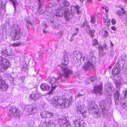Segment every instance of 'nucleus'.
Masks as SVG:
<instances>
[{
  "mask_svg": "<svg viewBox=\"0 0 127 127\" xmlns=\"http://www.w3.org/2000/svg\"><path fill=\"white\" fill-rule=\"evenodd\" d=\"M91 17V22L92 23H94L95 21V17L94 16H92Z\"/></svg>",
  "mask_w": 127,
  "mask_h": 127,
  "instance_id": "58836bf2",
  "label": "nucleus"
},
{
  "mask_svg": "<svg viewBox=\"0 0 127 127\" xmlns=\"http://www.w3.org/2000/svg\"><path fill=\"white\" fill-rule=\"evenodd\" d=\"M47 116L49 115V116L50 117L53 116V113L51 112H47Z\"/></svg>",
  "mask_w": 127,
  "mask_h": 127,
  "instance_id": "de8ad7c7",
  "label": "nucleus"
},
{
  "mask_svg": "<svg viewBox=\"0 0 127 127\" xmlns=\"http://www.w3.org/2000/svg\"><path fill=\"white\" fill-rule=\"evenodd\" d=\"M73 54L77 59H80V60H81L82 55L80 51H75L74 52Z\"/></svg>",
  "mask_w": 127,
  "mask_h": 127,
  "instance_id": "a211bd4d",
  "label": "nucleus"
},
{
  "mask_svg": "<svg viewBox=\"0 0 127 127\" xmlns=\"http://www.w3.org/2000/svg\"><path fill=\"white\" fill-rule=\"evenodd\" d=\"M8 114L9 116L13 115L16 118H19L21 116V113L17 108L11 107L9 112Z\"/></svg>",
  "mask_w": 127,
  "mask_h": 127,
  "instance_id": "423d86ee",
  "label": "nucleus"
},
{
  "mask_svg": "<svg viewBox=\"0 0 127 127\" xmlns=\"http://www.w3.org/2000/svg\"><path fill=\"white\" fill-rule=\"evenodd\" d=\"M1 64L5 65L6 67H8L10 65V63L8 60L5 58H3V60L1 63Z\"/></svg>",
  "mask_w": 127,
  "mask_h": 127,
  "instance_id": "aec40b11",
  "label": "nucleus"
},
{
  "mask_svg": "<svg viewBox=\"0 0 127 127\" xmlns=\"http://www.w3.org/2000/svg\"><path fill=\"white\" fill-rule=\"evenodd\" d=\"M95 32V31L94 30H91L89 32V34L92 38H93L94 36V33Z\"/></svg>",
  "mask_w": 127,
  "mask_h": 127,
  "instance_id": "2f4dec72",
  "label": "nucleus"
},
{
  "mask_svg": "<svg viewBox=\"0 0 127 127\" xmlns=\"http://www.w3.org/2000/svg\"><path fill=\"white\" fill-rule=\"evenodd\" d=\"M111 28L112 30H113L114 31H115L116 30V28L114 26L111 27Z\"/></svg>",
  "mask_w": 127,
  "mask_h": 127,
  "instance_id": "6e6d98bb",
  "label": "nucleus"
},
{
  "mask_svg": "<svg viewBox=\"0 0 127 127\" xmlns=\"http://www.w3.org/2000/svg\"><path fill=\"white\" fill-rule=\"evenodd\" d=\"M106 45L105 44H104L102 47H103V48H105V49H106L105 48L106 47Z\"/></svg>",
  "mask_w": 127,
  "mask_h": 127,
  "instance_id": "680f3d73",
  "label": "nucleus"
},
{
  "mask_svg": "<svg viewBox=\"0 0 127 127\" xmlns=\"http://www.w3.org/2000/svg\"><path fill=\"white\" fill-rule=\"evenodd\" d=\"M97 78L96 77L92 76L88 79V83H91V82L95 83L97 81Z\"/></svg>",
  "mask_w": 127,
  "mask_h": 127,
  "instance_id": "4be33fe9",
  "label": "nucleus"
},
{
  "mask_svg": "<svg viewBox=\"0 0 127 127\" xmlns=\"http://www.w3.org/2000/svg\"><path fill=\"white\" fill-rule=\"evenodd\" d=\"M51 103L52 105L56 108H62L66 105L65 101L58 96H55Z\"/></svg>",
  "mask_w": 127,
  "mask_h": 127,
  "instance_id": "7ed1b4c3",
  "label": "nucleus"
},
{
  "mask_svg": "<svg viewBox=\"0 0 127 127\" xmlns=\"http://www.w3.org/2000/svg\"><path fill=\"white\" fill-rule=\"evenodd\" d=\"M20 28L17 26L14 27V29L10 34L11 38L14 41L17 40L20 38Z\"/></svg>",
  "mask_w": 127,
  "mask_h": 127,
  "instance_id": "39448f33",
  "label": "nucleus"
},
{
  "mask_svg": "<svg viewBox=\"0 0 127 127\" xmlns=\"http://www.w3.org/2000/svg\"><path fill=\"white\" fill-rule=\"evenodd\" d=\"M105 32H106V33L105 34V36H108V34L107 32H106V31H105Z\"/></svg>",
  "mask_w": 127,
  "mask_h": 127,
  "instance_id": "69168bd1",
  "label": "nucleus"
},
{
  "mask_svg": "<svg viewBox=\"0 0 127 127\" xmlns=\"http://www.w3.org/2000/svg\"><path fill=\"white\" fill-rule=\"evenodd\" d=\"M12 50L11 49H9L7 48V53L5 54V56L6 57L11 55L12 54Z\"/></svg>",
  "mask_w": 127,
  "mask_h": 127,
  "instance_id": "c85d7f7f",
  "label": "nucleus"
},
{
  "mask_svg": "<svg viewBox=\"0 0 127 127\" xmlns=\"http://www.w3.org/2000/svg\"><path fill=\"white\" fill-rule=\"evenodd\" d=\"M47 27L46 26V25H43V26H42V29L43 30H45V29L47 28Z\"/></svg>",
  "mask_w": 127,
  "mask_h": 127,
  "instance_id": "603ef678",
  "label": "nucleus"
},
{
  "mask_svg": "<svg viewBox=\"0 0 127 127\" xmlns=\"http://www.w3.org/2000/svg\"><path fill=\"white\" fill-rule=\"evenodd\" d=\"M111 22L113 25H115L116 23V22L114 19H112L111 20Z\"/></svg>",
  "mask_w": 127,
  "mask_h": 127,
  "instance_id": "8fccbe9b",
  "label": "nucleus"
},
{
  "mask_svg": "<svg viewBox=\"0 0 127 127\" xmlns=\"http://www.w3.org/2000/svg\"><path fill=\"white\" fill-rule=\"evenodd\" d=\"M107 26H109L110 25V21H109V22H107Z\"/></svg>",
  "mask_w": 127,
  "mask_h": 127,
  "instance_id": "e2e57ef3",
  "label": "nucleus"
},
{
  "mask_svg": "<svg viewBox=\"0 0 127 127\" xmlns=\"http://www.w3.org/2000/svg\"><path fill=\"white\" fill-rule=\"evenodd\" d=\"M121 64L117 63L112 70V74L113 76H115L118 74L121 71Z\"/></svg>",
  "mask_w": 127,
  "mask_h": 127,
  "instance_id": "6e6552de",
  "label": "nucleus"
},
{
  "mask_svg": "<svg viewBox=\"0 0 127 127\" xmlns=\"http://www.w3.org/2000/svg\"><path fill=\"white\" fill-rule=\"evenodd\" d=\"M28 111L31 114H32L33 112L34 109L33 106L31 105L27 106Z\"/></svg>",
  "mask_w": 127,
  "mask_h": 127,
  "instance_id": "a878e982",
  "label": "nucleus"
},
{
  "mask_svg": "<svg viewBox=\"0 0 127 127\" xmlns=\"http://www.w3.org/2000/svg\"><path fill=\"white\" fill-rule=\"evenodd\" d=\"M61 80V79L59 78L58 79L54 77L50 79L49 82L51 85L52 88L50 91L47 93L48 95H52L53 94V91L57 86L58 82H62Z\"/></svg>",
  "mask_w": 127,
  "mask_h": 127,
  "instance_id": "20e7f679",
  "label": "nucleus"
},
{
  "mask_svg": "<svg viewBox=\"0 0 127 127\" xmlns=\"http://www.w3.org/2000/svg\"><path fill=\"white\" fill-rule=\"evenodd\" d=\"M92 43L93 46H96L98 44V42L97 40L95 39L93 40Z\"/></svg>",
  "mask_w": 127,
  "mask_h": 127,
  "instance_id": "72a5a7b5",
  "label": "nucleus"
},
{
  "mask_svg": "<svg viewBox=\"0 0 127 127\" xmlns=\"http://www.w3.org/2000/svg\"><path fill=\"white\" fill-rule=\"evenodd\" d=\"M94 66L93 64L89 62H86L84 64L83 68L86 70H88L94 68Z\"/></svg>",
  "mask_w": 127,
  "mask_h": 127,
  "instance_id": "f8f14e48",
  "label": "nucleus"
},
{
  "mask_svg": "<svg viewBox=\"0 0 127 127\" xmlns=\"http://www.w3.org/2000/svg\"><path fill=\"white\" fill-rule=\"evenodd\" d=\"M107 109H105L102 110V113L103 115V117L106 118L107 117L108 115V112L107 111Z\"/></svg>",
  "mask_w": 127,
  "mask_h": 127,
  "instance_id": "b1692460",
  "label": "nucleus"
},
{
  "mask_svg": "<svg viewBox=\"0 0 127 127\" xmlns=\"http://www.w3.org/2000/svg\"><path fill=\"white\" fill-rule=\"evenodd\" d=\"M114 98L115 103L116 104L118 105L122 103V98L119 92L117 90H116L115 93Z\"/></svg>",
  "mask_w": 127,
  "mask_h": 127,
  "instance_id": "0eeeda50",
  "label": "nucleus"
},
{
  "mask_svg": "<svg viewBox=\"0 0 127 127\" xmlns=\"http://www.w3.org/2000/svg\"><path fill=\"white\" fill-rule=\"evenodd\" d=\"M104 89L107 91L110 95L112 94V91L114 89L113 87L110 85L109 84H106L104 86Z\"/></svg>",
  "mask_w": 127,
  "mask_h": 127,
  "instance_id": "9d476101",
  "label": "nucleus"
},
{
  "mask_svg": "<svg viewBox=\"0 0 127 127\" xmlns=\"http://www.w3.org/2000/svg\"><path fill=\"white\" fill-rule=\"evenodd\" d=\"M21 44V43L20 42L19 43H17L16 44V46H20Z\"/></svg>",
  "mask_w": 127,
  "mask_h": 127,
  "instance_id": "864d4df0",
  "label": "nucleus"
},
{
  "mask_svg": "<svg viewBox=\"0 0 127 127\" xmlns=\"http://www.w3.org/2000/svg\"><path fill=\"white\" fill-rule=\"evenodd\" d=\"M70 5V3L66 0H63L61 3L59 8L54 11V14L56 16L61 17L63 15L64 10H67L66 7Z\"/></svg>",
  "mask_w": 127,
  "mask_h": 127,
  "instance_id": "f03ea898",
  "label": "nucleus"
},
{
  "mask_svg": "<svg viewBox=\"0 0 127 127\" xmlns=\"http://www.w3.org/2000/svg\"><path fill=\"white\" fill-rule=\"evenodd\" d=\"M59 122L60 123H61L60 125H63L64 124L67 123L68 122L66 120V118H64V117L63 119H61L59 120Z\"/></svg>",
  "mask_w": 127,
  "mask_h": 127,
  "instance_id": "bb28decb",
  "label": "nucleus"
},
{
  "mask_svg": "<svg viewBox=\"0 0 127 127\" xmlns=\"http://www.w3.org/2000/svg\"><path fill=\"white\" fill-rule=\"evenodd\" d=\"M3 4L0 1V8L2 9L3 8Z\"/></svg>",
  "mask_w": 127,
  "mask_h": 127,
  "instance_id": "09e8293b",
  "label": "nucleus"
},
{
  "mask_svg": "<svg viewBox=\"0 0 127 127\" xmlns=\"http://www.w3.org/2000/svg\"><path fill=\"white\" fill-rule=\"evenodd\" d=\"M64 13V16L66 19L67 20H68L72 17V15L70 14V12L69 11L68 9L67 10H64L63 14Z\"/></svg>",
  "mask_w": 127,
  "mask_h": 127,
  "instance_id": "2eb2a0df",
  "label": "nucleus"
},
{
  "mask_svg": "<svg viewBox=\"0 0 127 127\" xmlns=\"http://www.w3.org/2000/svg\"><path fill=\"white\" fill-rule=\"evenodd\" d=\"M78 31L79 29L77 28H76L74 31V33L72 34V36H74V35L77 34L78 33Z\"/></svg>",
  "mask_w": 127,
  "mask_h": 127,
  "instance_id": "a19ab883",
  "label": "nucleus"
},
{
  "mask_svg": "<svg viewBox=\"0 0 127 127\" xmlns=\"http://www.w3.org/2000/svg\"><path fill=\"white\" fill-rule=\"evenodd\" d=\"M26 22L27 23L26 26L28 28H30L31 27H32L33 23L30 21L29 18L26 19Z\"/></svg>",
  "mask_w": 127,
  "mask_h": 127,
  "instance_id": "5701e85b",
  "label": "nucleus"
},
{
  "mask_svg": "<svg viewBox=\"0 0 127 127\" xmlns=\"http://www.w3.org/2000/svg\"><path fill=\"white\" fill-rule=\"evenodd\" d=\"M20 78L22 80V82H23L24 81L25 78V77L24 76H22L21 78H20Z\"/></svg>",
  "mask_w": 127,
  "mask_h": 127,
  "instance_id": "3c124183",
  "label": "nucleus"
},
{
  "mask_svg": "<svg viewBox=\"0 0 127 127\" xmlns=\"http://www.w3.org/2000/svg\"><path fill=\"white\" fill-rule=\"evenodd\" d=\"M87 1L89 2V3H91L92 2V0H88Z\"/></svg>",
  "mask_w": 127,
  "mask_h": 127,
  "instance_id": "338daca9",
  "label": "nucleus"
},
{
  "mask_svg": "<svg viewBox=\"0 0 127 127\" xmlns=\"http://www.w3.org/2000/svg\"><path fill=\"white\" fill-rule=\"evenodd\" d=\"M60 127H70V125L68 122L63 125H60Z\"/></svg>",
  "mask_w": 127,
  "mask_h": 127,
  "instance_id": "473e14b6",
  "label": "nucleus"
},
{
  "mask_svg": "<svg viewBox=\"0 0 127 127\" xmlns=\"http://www.w3.org/2000/svg\"><path fill=\"white\" fill-rule=\"evenodd\" d=\"M121 9L123 12H121L119 11L117 12V14L120 16L123 15H124V13H125V11H124V10L122 8H121Z\"/></svg>",
  "mask_w": 127,
  "mask_h": 127,
  "instance_id": "c756f323",
  "label": "nucleus"
},
{
  "mask_svg": "<svg viewBox=\"0 0 127 127\" xmlns=\"http://www.w3.org/2000/svg\"><path fill=\"white\" fill-rule=\"evenodd\" d=\"M87 22L86 21L84 22V23L83 24L81 25V28H83L87 24Z\"/></svg>",
  "mask_w": 127,
  "mask_h": 127,
  "instance_id": "49530a36",
  "label": "nucleus"
},
{
  "mask_svg": "<svg viewBox=\"0 0 127 127\" xmlns=\"http://www.w3.org/2000/svg\"><path fill=\"white\" fill-rule=\"evenodd\" d=\"M3 81H4V80H3L2 77L0 76V82H2Z\"/></svg>",
  "mask_w": 127,
  "mask_h": 127,
  "instance_id": "bf43d9fd",
  "label": "nucleus"
},
{
  "mask_svg": "<svg viewBox=\"0 0 127 127\" xmlns=\"http://www.w3.org/2000/svg\"><path fill=\"white\" fill-rule=\"evenodd\" d=\"M77 7H78V5H77L76 6H71L70 8L71 11L73 12H74L77 8Z\"/></svg>",
  "mask_w": 127,
  "mask_h": 127,
  "instance_id": "c9c22d12",
  "label": "nucleus"
},
{
  "mask_svg": "<svg viewBox=\"0 0 127 127\" xmlns=\"http://www.w3.org/2000/svg\"><path fill=\"white\" fill-rule=\"evenodd\" d=\"M125 96L126 98L127 99V89L125 93Z\"/></svg>",
  "mask_w": 127,
  "mask_h": 127,
  "instance_id": "4d7b16f0",
  "label": "nucleus"
},
{
  "mask_svg": "<svg viewBox=\"0 0 127 127\" xmlns=\"http://www.w3.org/2000/svg\"><path fill=\"white\" fill-rule=\"evenodd\" d=\"M98 48H99V50H103V47L102 46H99Z\"/></svg>",
  "mask_w": 127,
  "mask_h": 127,
  "instance_id": "5fc2aeb1",
  "label": "nucleus"
},
{
  "mask_svg": "<svg viewBox=\"0 0 127 127\" xmlns=\"http://www.w3.org/2000/svg\"><path fill=\"white\" fill-rule=\"evenodd\" d=\"M69 56L66 53H64V56L62 59L63 66H60L63 74L59 73V78L61 79L62 81H64L68 78L70 75L72 74L73 71L68 67L66 66L69 63Z\"/></svg>",
  "mask_w": 127,
  "mask_h": 127,
  "instance_id": "f257e3e1",
  "label": "nucleus"
},
{
  "mask_svg": "<svg viewBox=\"0 0 127 127\" xmlns=\"http://www.w3.org/2000/svg\"><path fill=\"white\" fill-rule=\"evenodd\" d=\"M48 124H47L48 127H55V125L53 122V121L49 119L47 122Z\"/></svg>",
  "mask_w": 127,
  "mask_h": 127,
  "instance_id": "393cba45",
  "label": "nucleus"
},
{
  "mask_svg": "<svg viewBox=\"0 0 127 127\" xmlns=\"http://www.w3.org/2000/svg\"><path fill=\"white\" fill-rule=\"evenodd\" d=\"M102 89V87L101 86H95L94 89L95 93L96 94L99 93L100 95H101Z\"/></svg>",
  "mask_w": 127,
  "mask_h": 127,
  "instance_id": "6ab92c4d",
  "label": "nucleus"
},
{
  "mask_svg": "<svg viewBox=\"0 0 127 127\" xmlns=\"http://www.w3.org/2000/svg\"><path fill=\"white\" fill-rule=\"evenodd\" d=\"M77 8H76V11L77 13V14H79L80 13H81V11L79 10V7L78 6V7H77Z\"/></svg>",
  "mask_w": 127,
  "mask_h": 127,
  "instance_id": "37998d69",
  "label": "nucleus"
},
{
  "mask_svg": "<svg viewBox=\"0 0 127 127\" xmlns=\"http://www.w3.org/2000/svg\"><path fill=\"white\" fill-rule=\"evenodd\" d=\"M8 88L7 84L5 83V81H3L0 82V89L3 91H6Z\"/></svg>",
  "mask_w": 127,
  "mask_h": 127,
  "instance_id": "4468645a",
  "label": "nucleus"
},
{
  "mask_svg": "<svg viewBox=\"0 0 127 127\" xmlns=\"http://www.w3.org/2000/svg\"><path fill=\"white\" fill-rule=\"evenodd\" d=\"M77 110L78 111H79L80 113L82 114H85L86 112V111H85L84 109V108H81L80 109V108H79Z\"/></svg>",
  "mask_w": 127,
  "mask_h": 127,
  "instance_id": "f704fd0d",
  "label": "nucleus"
},
{
  "mask_svg": "<svg viewBox=\"0 0 127 127\" xmlns=\"http://www.w3.org/2000/svg\"><path fill=\"white\" fill-rule=\"evenodd\" d=\"M47 112L46 111H42L40 113L41 116L42 118H45L47 116Z\"/></svg>",
  "mask_w": 127,
  "mask_h": 127,
  "instance_id": "cd10ccee",
  "label": "nucleus"
},
{
  "mask_svg": "<svg viewBox=\"0 0 127 127\" xmlns=\"http://www.w3.org/2000/svg\"><path fill=\"white\" fill-rule=\"evenodd\" d=\"M13 4L15 8H16L17 6L18 5V3L16 0H13Z\"/></svg>",
  "mask_w": 127,
  "mask_h": 127,
  "instance_id": "e433bc0d",
  "label": "nucleus"
},
{
  "mask_svg": "<svg viewBox=\"0 0 127 127\" xmlns=\"http://www.w3.org/2000/svg\"><path fill=\"white\" fill-rule=\"evenodd\" d=\"M110 20L107 17H106L105 18H103V22L105 23H106L107 22H109Z\"/></svg>",
  "mask_w": 127,
  "mask_h": 127,
  "instance_id": "a18cd8bd",
  "label": "nucleus"
},
{
  "mask_svg": "<svg viewBox=\"0 0 127 127\" xmlns=\"http://www.w3.org/2000/svg\"><path fill=\"white\" fill-rule=\"evenodd\" d=\"M34 123L35 121L34 119L32 118L28 121L27 124L29 126L32 127L34 126Z\"/></svg>",
  "mask_w": 127,
  "mask_h": 127,
  "instance_id": "412c9836",
  "label": "nucleus"
},
{
  "mask_svg": "<svg viewBox=\"0 0 127 127\" xmlns=\"http://www.w3.org/2000/svg\"><path fill=\"white\" fill-rule=\"evenodd\" d=\"M39 1V3H38V9L39 10H40V9L41 8V7L42 4V1H41V0L38 1Z\"/></svg>",
  "mask_w": 127,
  "mask_h": 127,
  "instance_id": "c03bdc74",
  "label": "nucleus"
},
{
  "mask_svg": "<svg viewBox=\"0 0 127 127\" xmlns=\"http://www.w3.org/2000/svg\"><path fill=\"white\" fill-rule=\"evenodd\" d=\"M89 56L91 58V59L92 60L93 59H95V55L93 53L91 52L89 54Z\"/></svg>",
  "mask_w": 127,
  "mask_h": 127,
  "instance_id": "ea45409f",
  "label": "nucleus"
},
{
  "mask_svg": "<svg viewBox=\"0 0 127 127\" xmlns=\"http://www.w3.org/2000/svg\"><path fill=\"white\" fill-rule=\"evenodd\" d=\"M39 98V96L36 93H33L30 95L29 100L31 101L33 100L34 101H35L38 99Z\"/></svg>",
  "mask_w": 127,
  "mask_h": 127,
  "instance_id": "ddd939ff",
  "label": "nucleus"
},
{
  "mask_svg": "<svg viewBox=\"0 0 127 127\" xmlns=\"http://www.w3.org/2000/svg\"><path fill=\"white\" fill-rule=\"evenodd\" d=\"M40 88L43 91H46L49 90L50 88V86L47 84L43 83L41 85Z\"/></svg>",
  "mask_w": 127,
  "mask_h": 127,
  "instance_id": "f3484780",
  "label": "nucleus"
},
{
  "mask_svg": "<svg viewBox=\"0 0 127 127\" xmlns=\"http://www.w3.org/2000/svg\"><path fill=\"white\" fill-rule=\"evenodd\" d=\"M114 54V52L113 51H111L109 53V54L110 55V56L111 57H113Z\"/></svg>",
  "mask_w": 127,
  "mask_h": 127,
  "instance_id": "79ce46f5",
  "label": "nucleus"
},
{
  "mask_svg": "<svg viewBox=\"0 0 127 127\" xmlns=\"http://www.w3.org/2000/svg\"><path fill=\"white\" fill-rule=\"evenodd\" d=\"M82 114L83 116L84 117V118H85L86 117V115H85L84 114Z\"/></svg>",
  "mask_w": 127,
  "mask_h": 127,
  "instance_id": "0e129e2a",
  "label": "nucleus"
},
{
  "mask_svg": "<svg viewBox=\"0 0 127 127\" xmlns=\"http://www.w3.org/2000/svg\"><path fill=\"white\" fill-rule=\"evenodd\" d=\"M107 102L106 100H102L100 102V105L102 110L107 109L108 103Z\"/></svg>",
  "mask_w": 127,
  "mask_h": 127,
  "instance_id": "dca6fc26",
  "label": "nucleus"
},
{
  "mask_svg": "<svg viewBox=\"0 0 127 127\" xmlns=\"http://www.w3.org/2000/svg\"><path fill=\"white\" fill-rule=\"evenodd\" d=\"M73 123V125L74 127H84V124L79 119L74 120Z\"/></svg>",
  "mask_w": 127,
  "mask_h": 127,
  "instance_id": "9b49d317",
  "label": "nucleus"
},
{
  "mask_svg": "<svg viewBox=\"0 0 127 127\" xmlns=\"http://www.w3.org/2000/svg\"><path fill=\"white\" fill-rule=\"evenodd\" d=\"M116 85L117 88H119L121 86V83L120 81H117V82H116Z\"/></svg>",
  "mask_w": 127,
  "mask_h": 127,
  "instance_id": "4c0bfd02",
  "label": "nucleus"
},
{
  "mask_svg": "<svg viewBox=\"0 0 127 127\" xmlns=\"http://www.w3.org/2000/svg\"><path fill=\"white\" fill-rule=\"evenodd\" d=\"M22 36H23V37H26V35L25 33H23V34H22Z\"/></svg>",
  "mask_w": 127,
  "mask_h": 127,
  "instance_id": "052dcab7",
  "label": "nucleus"
},
{
  "mask_svg": "<svg viewBox=\"0 0 127 127\" xmlns=\"http://www.w3.org/2000/svg\"><path fill=\"white\" fill-rule=\"evenodd\" d=\"M125 21L127 23V18H125Z\"/></svg>",
  "mask_w": 127,
  "mask_h": 127,
  "instance_id": "774afa93",
  "label": "nucleus"
},
{
  "mask_svg": "<svg viewBox=\"0 0 127 127\" xmlns=\"http://www.w3.org/2000/svg\"><path fill=\"white\" fill-rule=\"evenodd\" d=\"M7 48L5 47L3 48L2 52L3 55L5 56V54L7 53Z\"/></svg>",
  "mask_w": 127,
  "mask_h": 127,
  "instance_id": "7c9ffc66",
  "label": "nucleus"
},
{
  "mask_svg": "<svg viewBox=\"0 0 127 127\" xmlns=\"http://www.w3.org/2000/svg\"><path fill=\"white\" fill-rule=\"evenodd\" d=\"M3 60V58L1 56H0V62L1 63L2 60Z\"/></svg>",
  "mask_w": 127,
  "mask_h": 127,
  "instance_id": "13d9d810",
  "label": "nucleus"
},
{
  "mask_svg": "<svg viewBox=\"0 0 127 127\" xmlns=\"http://www.w3.org/2000/svg\"><path fill=\"white\" fill-rule=\"evenodd\" d=\"M89 110L93 114H97L99 112V110L97 107L93 103H90L89 107Z\"/></svg>",
  "mask_w": 127,
  "mask_h": 127,
  "instance_id": "1a4fd4ad",
  "label": "nucleus"
}]
</instances>
